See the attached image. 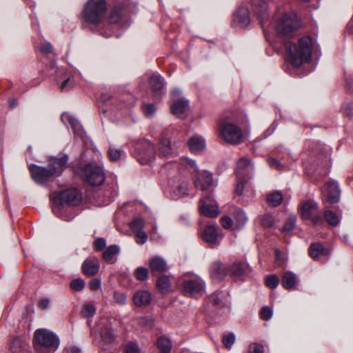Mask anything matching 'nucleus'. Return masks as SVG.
Returning a JSON list of instances; mask_svg holds the SVG:
<instances>
[{
  "instance_id": "7c9ffc66",
  "label": "nucleus",
  "mask_w": 353,
  "mask_h": 353,
  "mask_svg": "<svg viewBox=\"0 0 353 353\" xmlns=\"http://www.w3.org/2000/svg\"><path fill=\"white\" fill-rule=\"evenodd\" d=\"M172 346V341L168 336L162 335L157 338V347L161 353H170Z\"/></svg>"
},
{
  "instance_id": "603ef678",
  "label": "nucleus",
  "mask_w": 353,
  "mask_h": 353,
  "mask_svg": "<svg viewBox=\"0 0 353 353\" xmlns=\"http://www.w3.org/2000/svg\"><path fill=\"white\" fill-rule=\"evenodd\" d=\"M223 297V292L217 291V292L212 293L210 295V300L214 305H219L221 303Z\"/></svg>"
},
{
  "instance_id": "4be33fe9",
  "label": "nucleus",
  "mask_w": 353,
  "mask_h": 353,
  "mask_svg": "<svg viewBox=\"0 0 353 353\" xmlns=\"http://www.w3.org/2000/svg\"><path fill=\"white\" fill-rule=\"evenodd\" d=\"M61 120L65 124L68 123L74 131V135L81 137L83 133V130L79 121L76 119L72 115L68 113H63L61 116Z\"/></svg>"
},
{
  "instance_id": "bf43d9fd",
  "label": "nucleus",
  "mask_w": 353,
  "mask_h": 353,
  "mask_svg": "<svg viewBox=\"0 0 353 353\" xmlns=\"http://www.w3.org/2000/svg\"><path fill=\"white\" fill-rule=\"evenodd\" d=\"M114 299L117 303L124 305L126 303V295L122 292H115Z\"/></svg>"
},
{
  "instance_id": "37998d69",
  "label": "nucleus",
  "mask_w": 353,
  "mask_h": 353,
  "mask_svg": "<svg viewBox=\"0 0 353 353\" xmlns=\"http://www.w3.org/2000/svg\"><path fill=\"white\" fill-rule=\"evenodd\" d=\"M145 225V221L141 218L135 219L130 223V228L134 232H138L139 231H143V229Z\"/></svg>"
},
{
  "instance_id": "c756f323",
  "label": "nucleus",
  "mask_w": 353,
  "mask_h": 353,
  "mask_svg": "<svg viewBox=\"0 0 353 353\" xmlns=\"http://www.w3.org/2000/svg\"><path fill=\"white\" fill-rule=\"evenodd\" d=\"M299 281V278L292 272H285L282 277V285L286 290H292L295 288Z\"/></svg>"
},
{
  "instance_id": "bb28decb",
  "label": "nucleus",
  "mask_w": 353,
  "mask_h": 353,
  "mask_svg": "<svg viewBox=\"0 0 353 353\" xmlns=\"http://www.w3.org/2000/svg\"><path fill=\"white\" fill-rule=\"evenodd\" d=\"M188 146L192 152L198 153L205 148V141L201 136L196 134L189 139Z\"/></svg>"
},
{
  "instance_id": "2f4dec72",
  "label": "nucleus",
  "mask_w": 353,
  "mask_h": 353,
  "mask_svg": "<svg viewBox=\"0 0 353 353\" xmlns=\"http://www.w3.org/2000/svg\"><path fill=\"white\" fill-rule=\"evenodd\" d=\"M248 265L241 264V263H234L230 266V272L232 276L237 279L247 274Z\"/></svg>"
},
{
  "instance_id": "5701e85b",
  "label": "nucleus",
  "mask_w": 353,
  "mask_h": 353,
  "mask_svg": "<svg viewBox=\"0 0 353 353\" xmlns=\"http://www.w3.org/2000/svg\"><path fill=\"white\" fill-rule=\"evenodd\" d=\"M201 236L203 239L208 243L216 245L219 243L217 228L215 225H210L206 226Z\"/></svg>"
},
{
  "instance_id": "473e14b6",
  "label": "nucleus",
  "mask_w": 353,
  "mask_h": 353,
  "mask_svg": "<svg viewBox=\"0 0 353 353\" xmlns=\"http://www.w3.org/2000/svg\"><path fill=\"white\" fill-rule=\"evenodd\" d=\"M120 249L117 245H110L103 253V259L108 263L115 261V256L119 254Z\"/></svg>"
},
{
  "instance_id": "72a5a7b5",
  "label": "nucleus",
  "mask_w": 353,
  "mask_h": 353,
  "mask_svg": "<svg viewBox=\"0 0 353 353\" xmlns=\"http://www.w3.org/2000/svg\"><path fill=\"white\" fill-rule=\"evenodd\" d=\"M234 228L235 229H240L243 225H245V223L248 221V217L245 214V212L241 210L238 209L234 212Z\"/></svg>"
},
{
  "instance_id": "a19ab883",
  "label": "nucleus",
  "mask_w": 353,
  "mask_h": 353,
  "mask_svg": "<svg viewBox=\"0 0 353 353\" xmlns=\"http://www.w3.org/2000/svg\"><path fill=\"white\" fill-rule=\"evenodd\" d=\"M24 348V344L22 340L18 337L14 338L10 344V349L13 353H17L20 352L22 349Z\"/></svg>"
},
{
  "instance_id": "de8ad7c7",
  "label": "nucleus",
  "mask_w": 353,
  "mask_h": 353,
  "mask_svg": "<svg viewBox=\"0 0 353 353\" xmlns=\"http://www.w3.org/2000/svg\"><path fill=\"white\" fill-rule=\"evenodd\" d=\"M261 221L263 227L270 228L274 225V219L270 214H265L262 216Z\"/></svg>"
},
{
  "instance_id": "f8f14e48",
  "label": "nucleus",
  "mask_w": 353,
  "mask_h": 353,
  "mask_svg": "<svg viewBox=\"0 0 353 353\" xmlns=\"http://www.w3.org/2000/svg\"><path fill=\"white\" fill-rule=\"evenodd\" d=\"M194 183L196 189L203 191L214 188L217 185V181L213 178L212 174L206 170L198 174Z\"/></svg>"
},
{
  "instance_id": "69168bd1",
  "label": "nucleus",
  "mask_w": 353,
  "mask_h": 353,
  "mask_svg": "<svg viewBox=\"0 0 353 353\" xmlns=\"http://www.w3.org/2000/svg\"><path fill=\"white\" fill-rule=\"evenodd\" d=\"M40 49L41 51L46 54H49L52 52V46L48 42L42 44Z\"/></svg>"
},
{
  "instance_id": "5fc2aeb1",
  "label": "nucleus",
  "mask_w": 353,
  "mask_h": 353,
  "mask_svg": "<svg viewBox=\"0 0 353 353\" xmlns=\"http://www.w3.org/2000/svg\"><path fill=\"white\" fill-rule=\"evenodd\" d=\"M139 323L145 329H152L154 325V321L150 317H142L139 319Z\"/></svg>"
},
{
  "instance_id": "9b49d317",
  "label": "nucleus",
  "mask_w": 353,
  "mask_h": 353,
  "mask_svg": "<svg viewBox=\"0 0 353 353\" xmlns=\"http://www.w3.org/2000/svg\"><path fill=\"white\" fill-rule=\"evenodd\" d=\"M136 150L139 152L138 161L142 165L147 164L154 158L156 150L152 143L148 140L141 141L136 145Z\"/></svg>"
},
{
  "instance_id": "58836bf2",
  "label": "nucleus",
  "mask_w": 353,
  "mask_h": 353,
  "mask_svg": "<svg viewBox=\"0 0 353 353\" xmlns=\"http://www.w3.org/2000/svg\"><path fill=\"white\" fill-rule=\"evenodd\" d=\"M124 155L125 152L121 148L111 146L108 149V156L112 161H119Z\"/></svg>"
},
{
  "instance_id": "423d86ee",
  "label": "nucleus",
  "mask_w": 353,
  "mask_h": 353,
  "mask_svg": "<svg viewBox=\"0 0 353 353\" xmlns=\"http://www.w3.org/2000/svg\"><path fill=\"white\" fill-rule=\"evenodd\" d=\"M34 347L39 353H51L59 345V339L57 334L47 329H38L34 334Z\"/></svg>"
},
{
  "instance_id": "4d7b16f0",
  "label": "nucleus",
  "mask_w": 353,
  "mask_h": 353,
  "mask_svg": "<svg viewBox=\"0 0 353 353\" xmlns=\"http://www.w3.org/2000/svg\"><path fill=\"white\" fill-rule=\"evenodd\" d=\"M74 84V77L72 76L68 77L61 85V90H66L73 87Z\"/></svg>"
},
{
  "instance_id": "dca6fc26",
  "label": "nucleus",
  "mask_w": 353,
  "mask_h": 353,
  "mask_svg": "<svg viewBox=\"0 0 353 353\" xmlns=\"http://www.w3.org/2000/svg\"><path fill=\"white\" fill-rule=\"evenodd\" d=\"M68 161V156L67 154H61L59 157H52L49 159L48 161V168L50 170H55L53 173V176L57 177L60 176L66 168Z\"/></svg>"
},
{
  "instance_id": "13d9d810",
  "label": "nucleus",
  "mask_w": 353,
  "mask_h": 353,
  "mask_svg": "<svg viewBox=\"0 0 353 353\" xmlns=\"http://www.w3.org/2000/svg\"><path fill=\"white\" fill-rule=\"evenodd\" d=\"M238 179V182L236 184L235 193L236 194L241 196L243 193V190L245 188L246 181H245V179H243V178H240V179Z\"/></svg>"
},
{
  "instance_id": "4c0bfd02",
  "label": "nucleus",
  "mask_w": 353,
  "mask_h": 353,
  "mask_svg": "<svg viewBox=\"0 0 353 353\" xmlns=\"http://www.w3.org/2000/svg\"><path fill=\"white\" fill-rule=\"evenodd\" d=\"M103 323L101 321L99 326V330L101 332V337L105 343H110L114 339V332L108 327L107 326L101 327Z\"/></svg>"
},
{
  "instance_id": "49530a36",
  "label": "nucleus",
  "mask_w": 353,
  "mask_h": 353,
  "mask_svg": "<svg viewBox=\"0 0 353 353\" xmlns=\"http://www.w3.org/2000/svg\"><path fill=\"white\" fill-rule=\"evenodd\" d=\"M135 275L138 280L145 281L148 277V270L144 267H139L137 268Z\"/></svg>"
},
{
  "instance_id": "7ed1b4c3",
  "label": "nucleus",
  "mask_w": 353,
  "mask_h": 353,
  "mask_svg": "<svg viewBox=\"0 0 353 353\" xmlns=\"http://www.w3.org/2000/svg\"><path fill=\"white\" fill-rule=\"evenodd\" d=\"M316 45L315 39L304 36L299 40L298 44L287 41L285 43L288 52V61L292 68H299L311 60L312 50Z\"/></svg>"
},
{
  "instance_id": "b1692460",
  "label": "nucleus",
  "mask_w": 353,
  "mask_h": 353,
  "mask_svg": "<svg viewBox=\"0 0 353 353\" xmlns=\"http://www.w3.org/2000/svg\"><path fill=\"white\" fill-rule=\"evenodd\" d=\"M164 85V79L160 75L154 74L150 77V86L154 92V97H161L163 94Z\"/></svg>"
},
{
  "instance_id": "3c124183",
  "label": "nucleus",
  "mask_w": 353,
  "mask_h": 353,
  "mask_svg": "<svg viewBox=\"0 0 353 353\" xmlns=\"http://www.w3.org/2000/svg\"><path fill=\"white\" fill-rule=\"evenodd\" d=\"M265 283L270 288H276L279 283V279L275 275H270L267 277Z\"/></svg>"
},
{
  "instance_id": "c03bdc74",
  "label": "nucleus",
  "mask_w": 353,
  "mask_h": 353,
  "mask_svg": "<svg viewBox=\"0 0 353 353\" xmlns=\"http://www.w3.org/2000/svg\"><path fill=\"white\" fill-rule=\"evenodd\" d=\"M95 311L94 305L92 303H88L83 306L81 313L84 317L89 318L94 316Z\"/></svg>"
},
{
  "instance_id": "9d476101",
  "label": "nucleus",
  "mask_w": 353,
  "mask_h": 353,
  "mask_svg": "<svg viewBox=\"0 0 353 353\" xmlns=\"http://www.w3.org/2000/svg\"><path fill=\"white\" fill-rule=\"evenodd\" d=\"M172 94L173 95L172 102L170 105L172 113L178 117L183 118L189 110V102L183 97L174 98L179 97L181 94V90L179 88H174Z\"/></svg>"
},
{
  "instance_id": "09e8293b",
  "label": "nucleus",
  "mask_w": 353,
  "mask_h": 353,
  "mask_svg": "<svg viewBox=\"0 0 353 353\" xmlns=\"http://www.w3.org/2000/svg\"><path fill=\"white\" fill-rule=\"evenodd\" d=\"M296 217L294 216H290L283 226V231L285 232H290L296 225Z\"/></svg>"
},
{
  "instance_id": "680f3d73",
  "label": "nucleus",
  "mask_w": 353,
  "mask_h": 353,
  "mask_svg": "<svg viewBox=\"0 0 353 353\" xmlns=\"http://www.w3.org/2000/svg\"><path fill=\"white\" fill-rule=\"evenodd\" d=\"M272 316V311L268 307H263L261 311V317L263 320H269Z\"/></svg>"
},
{
  "instance_id": "6e6d98bb",
  "label": "nucleus",
  "mask_w": 353,
  "mask_h": 353,
  "mask_svg": "<svg viewBox=\"0 0 353 353\" xmlns=\"http://www.w3.org/2000/svg\"><path fill=\"white\" fill-rule=\"evenodd\" d=\"M221 223L222 226L225 229H232L233 227L234 228V223L232 219L228 216H224L221 219Z\"/></svg>"
},
{
  "instance_id": "774afa93",
  "label": "nucleus",
  "mask_w": 353,
  "mask_h": 353,
  "mask_svg": "<svg viewBox=\"0 0 353 353\" xmlns=\"http://www.w3.org/2000/svg\"><path fill=\"white\" fill-rule=\"evenodd\" d=\"M101 286V281L98 279H92L90 283V289L92 290H96L99 289Z\"/></svg>"
},
{
  "instance_id": "a18cd8bd",
  "label": "nucleus",
  "mask_w": 353,
  "mask_h": 353,
  "mask_svg": "<svg viewBox=\"0 0 353 353\" xmlns=\"http://www.w3.org/2000/svg\"><path fill=\"white\" fill-rule=\"evenodd\" d=\"M70 286L73 290L81 291L85 287V281L82 279H76L70 282Z\"/></svg>"
},
{
  "instance_id": "f3484780",
  "label": "nucleus",
  "mask_w": 353,
  "mask_h": 353,
  "mask_svg": "<svg viewBox=\"0 0 353 353\" xmlns=\"http://www.w3.org/2000/svg\"><path fill=\"white\" fill-rule=\"evenodd\" d=\"M323 193L327 198V202L335 203L339 202L341 196V191L336 181H332L326 183Z\"/></svg>"
},
{
  "instance_id": "f257e3e1",
  "label": "nucleus",
  "mask_w": 353,
  "mask_h": 353,
  "mask_svg": "<svg viewBox=\"0 0 353 353\" xmlns=\"http://www.w3.org/2000/svg\"><path fill=\"white\" fill-rule=\"evenodd\" d=\"M254 7L255 12L261 19V23L264 30L266 39L272 42L273 35L278 38L283 39L290 37L292 33L298 30L300 26V21L294 14H276L273 20L265 27V19L268 15V6L263 0H249Z\"/></svg>"
},
{
  "instance_id": "aec40b11",
  "label": "nucleus",
  "mask_w": 353,
  "mask_h": 353,
  "mask_svg": "<svg viewBox=\"0 0 353 353\" xmlns=\"http://www.w3.org/2000/svg\"><path fill=\"white\" fill-rule=\"evenodd\" d=\"M159 153L164 157H168L174 153V150L171 145L170 139L168 136L167 130L163 131L161 134Z\"/></svg>"
},
{
  "instance_id": "f704fd0d",
  "label": "nucleus",
  "mask_w": 353,
  "mask_h": 353,
  "mask_svg": "<svg viewBox=\"0 0 353 353\" xmlns=\"http://www.w3.org/2000/svg\"><path fill=\"white\" fill-rule=\"evenodd\" d=\"M210 274L212 279L214 280L221 281L223 279L225 273L221 264L219 262L214 263L211 267Z\"/></svg>"
},
{
  "instance_id": "e433bc0d",
  "label": "nucleus",
  "mask_w": 353,
  "mask_h": 353,
  "mask_svg": "<svg viewBox=\"0 0 353 353\" xmlns=\"http://www.w3.org/2000/svg\"><path fill=\"white\" fill-rule=\"evenodd\" d=\"M283 199V196L280 191L272 192L267 196V201L268 203L274 207L279 205Z\"/></svg>"
},
{
  "instance_id": "4468645a",
  "label": "nucleus",
  "mask_w": 353,
  "mask_h": 353,
  "mask_svg": "<svg viewBox=\"0 0 353 353\" xmlns=\"http://www.w3.org/2000/svg\"><path fill=\"white\" fill-rule=\"evenodd\" d=\"M127 1L128 2H125L124 5L122 6L123 8H121V3H117L112 10L109 17V20L111 23H121V26H123V9L130 10L132 12L134 11V8L136 7V3L130 0Z\"/></svg>"
},
{
  "instance_id": "1a4fd4ad",
  "label": "nucleus",
  "mask_w": 353,
  "mask_h": 353,
  "mask_svg": "<svg viewBox=\"0 0 353 353\" xmlns=\"http://www.w3.org/2000/svg\"><path fill=\"white\" fill-rule=\"evenodd\" d=\"M183 288L186 296L198 298L205 292V284L201 277L196 276L185 280Z\"/></svg>"
},
{
  "instance_id": "8fccbe9b",
  "label": "nucleus",
  "mask_w": 353,
  "mask_h": 353,
  "mask_svg": "<svg viewBox=\"0 0 353 353\" xmlns=\"http://www.w3.org/2000/svg\"><path fill=\"white\" fill-rule=\"evenodd\" d=\"M248 353H265L264 347L258 343H252L248 347Z\"/></svg>"
},
{
  "instance_id": "cd10ccee",
  "label": "nucleus",
  "mask_w": 353,
  "mask_h": 353,
  "mask_svg": "<svg viewBox=\"0 0 353 353\" xmlns=\"http://www.w3.org/2000/svg\"><path fill=\"white\" fill-rule=\"evenodd\" d=\"M133 301L137 306L148 305L152 301V296L151 294L146 290H140L134 294Z\"/></svg>"
},
{
  "instance_id": "c9c22d12",
  "label": "nucleus",
  "mask_w": 353,
  "mask_h": 353,
  "mask_svg": "<svg viewBox=\"0 0 353 353\" xmlns=\"http://www.w3.org/2000/svg\"><path fill=\"white\" fill-rule=\"evenodd\" d=\"M157 286L161 293H168L171 288V284L168 277L165 276H160L157 281Z\"/></svg>"
},
{
  "instance_id": "0e129e2a",
  "label": "nucleus",
  "mask_w": 353,
  "mask_h": 353,
  "mask_svg": "<svg viewBox=\"0 0 353 353\" xmlns=\"http://www.w3.org/2000/svg\"><path fill=\"white\" fill-rule=\"evenodd\" d=\"M268 162L269 165L272 168H275L277 170H281L282 168V165H281L280 161L274 158H269L268 159Z\"/></svg>"
},
{
  "instance_id": "39448f33",
  "label": "nucleus",
  "mask_w": 353,
  "mask_h": 353,
  "mask_svg": "<svg viewBox=\"0 0 353 353\" xmlns=\"http://www.w3.org/2000/svg\"><path fill=\"white\" fill-rule=\"evenodd\" d=\"M75 172L92 186L100 185L105 180L104 172L96 161L81 162Z\"/></svg>"
},
{
  "instance_id": "2eb2a0df",
  "label": "nucleus",
  "mask_w": 353,
  "mask_h": 353,
  "mask_svg": "<svg viewBox=\"0 0 353 353\" xmlns=\"http://www.w3.org/2000/svg\"><path fill=\"white\" fill-rule=\"evenodd\" d=\"M200 212L207 217H216L219 214L217 203L212 196L208 195L200 201Z\"/></svg>"
},
{
  "instance_id": "338daca9",
  "label": "nucleus",
  "mask_w": 353,
  "mask_h": 353,
  "mask_svg": "<svg viewBox=\"0 0 353 353\" xmlns=\"http://www.w3.org/2000/svg\"><path fill=\"white\" fill-rule=\"evenodd\" d=\"M105 246V241L103 238H99L94 241V247L97 250H101Z\"/></svg>"
},
{
  "instance_id": "ea45409f",
  "label": "nucleus",
  "mask_w": 353,
  "mask_h": 353,
  "mask_svg": "<svg viewBox=\"0 0 353 353\" xmlns=\"http://www.w3.org/2000/svg\"><path fill=\"white\" fill-rule=\"evenodd\" d=\"M324 216L326 221L332 226L337 225L340 221L339 216L331 210H326Z\"/></svg>"
},
{
  "instance_id": "a878e982",
  "label": "nucleus",
  "mask_w": 353,
  "mask_h": 353,
  "mask_svg": "<svg viewBox=\"0 0 353 353\" xmlns=\"http://www.w3.org/2000/svg\"><path fill=\"white\" fill-rule=\"evenodd\" d=\"M99 269V263L96 258L86 259L82 265V270L85 274L93 276L96 274Z\"/></svg>"
},
{
  "instance_id": "412c9836",
  "label": "nucleus",
  "mask_w": 353,
  "mask_h": 353,
  "mask_svg": "<svg viewBox=\"0 0 353 353\" xmlns=\"http://www.w3.org/2000/svg\"><path fill=\"white\" fill-rule=\"evenodd\" d=\"M310 255L314 260H320L322 258L328 256L330 254L329 249L325 248L319 243L311 244L310 247Z\"/></svg>"
},
{
  "instance_id": "20e7f679",
  "label": "nucleus",
  "mask_w": 353,
  "mask_h": 353,
  "mask_svg": "<svg viewBox=\"0 0 353 353\" xmlns=\"http://www.w3.org/2000/svg\"><path fill=\"white\" fill-rule=\"evenodd\" d=\"M81 201V193L77 188L54 192L51 196L52 212L57 216L62 217L65 221H70L72 219L73 216L70 218L64 217L61 214V210L68 206L77 205Z\"/></svg>"
},
{
  "instance_id": "ddd939ff",
  "label": "nucleus",
  "mask_w": 353,
  "mask_h": 353,
  "mask_svg": "<svg viewBox=\"0 0 353 353\" xmlns=\"http://www.w3.org/2000/svg\"><path fill=\"white\" fill-rule=\"evenodd\" d=\"M29 170L32 179L38 184L44 183L49 178L54 177L55 170H50L36 164H31Z\"/></svg>"
},
{
  "instance_id": "f03ea898",
  "label": "nucleus",
  "mask_w": 353,
  "mask_h": 353,
  "mask_svg": "<svg viewBox=\"0 0 353 353\" xmlns=\"http://www.w3.org/2000/svg\"><path fill=\"white\" fill-rule=\"evenodd\" d=\"M167 170L168 192L173 199H179L188 194L189 182L185 170L196 172L198 167L195 161L182 157L179 162H168L165 165Z\"/></svg>"
},
{
  "instance_id": "a211bd4d",
  "label": "nucleus",
  "mask_w": 353,
  "mask_h": 353,
  "mask_svg": "<svg viewBox=\"0 0 353 353\" xmlns=\"http://www.w3.org/2000/svg\"><path fill=\"white\" fill-rule=\"evenodd\" d=\"M254 166L246 157H242L236 164V174L237 179L248 178L253 174Z\"/></svg>"
},
{
  "instance_id": "c85d7f7f",
  "label": "nucleus",
  "mask_w": 353,
  "mask_h": 353,
  "mask_svg": "<svg viewBox=\"0 0 353 353\" xmlns=\"http://www.w3.org/2000/svg\"><path fill=\"white\" fill-rule=\"evenodd\" d=\"M149 265L152 273L163 272L167 270L166 261L160 256H154L149 261Z\"/></svg>"
},
{
  "instance_id": "393cba45",
  "label": "nucleus",
  "mask_w": 353,
  "mask_h": 353,
  "mask_svg": "<svg viewBox=\"0 0 353 353\" xmlns=\"http://www.w3.org/2000/svg\"><path fill=\"white\" fill-rule=\"evenodd\" d=\"M318 212L317 204L313 201H307L302 203L301 216L303 219H309Z\"/></svg>"
},
{
  "instance_id": "6e6552de",
  "label": "nucleus",
  "mask_w": 353,
  "mask_h": 353,
  "mask_svg": "<svg viewBox=\"0 0 353 353\" xmlns=\"http://www.w3.org/2000/svg\"><path fill=\"white\" fill-rule=\"evenodd\" d=\"M219 135L228 143L239 144L243 141V134L239 126L229 121L219 123Z\"/></svg>"
},
{
  "instance_id": "0eeeda50",
  "label": "nucleus",
  "mask_w": 353,
  "mask_h": 353,
  "mask_svg": "<svg viewBox=\"0 0 353 353\" xmlns=\"http://www.w3.org/2000/svg\"><path fill=\"white\" fill-rule=\"evenodd\" d=\"M106 9V0H89L83 9V19L88 23L97 24L104 17Z\"/></svg>"
},
{
  "instance_id": "e2e57ef3",
  "label": "nucleus",
  "mask_w": 353,
  "mask_h": 353,
  "mask_svg": "<svg viewBox=\"0 0 353 353\" xmlns=\"http://www.w3.org/2000/svg\"><path fill=\"white\" fill-rule=\"evenodd\" d=\"M136 241L137 243L144 244L147 241L148 235L143 230L136 232Z\"/></svg>"
},
{
  "instance_id": "864d4df0",
  "label": "nucleus",
  "mask_w": 353,
  "mask_h": 353,
  "mask_svg": "<svg viewBox=\"0 0 353 353\" xmlns=\"http://www.w3.org/2000/svg\"><path fill=\"white\" fill-rule=\"evenodd\" d=\"M235 341V336L230 333L225 335L223 338V343L227 348H230Z\"/></svg>"
},
{
  "instance_id": "6ab92c4d",
  "label": "nucleus",
  "mask_w": 353,
  "mask_h": 353,
  "mask_svg": "<svg viewBox=\"0 0 353 353\" xmlns=\"http://www.w3.org/2000/svg\"><path fill=\"white\" fill-rule=\"evenodd\" d=\"M234 23L240 28H245L250 23V17L248 8L245 5H241L234 17Z\"/></svg>"
},
{
  "instance_id": "052dcab7",
  "label": "nucleus",
  "mask_w": 353,
  "mask_h": 353,
  "mask_svg": "<svg viewBox=\"0 0 353 353\" xmlns=\"http://www.w3.org/2000/svg\"><path fill=\"white\" fill-rule=\"evenodd\" d=\"M124 353H139V350L137 344L130 342L126 345Z\"/></svg>"
},
{
  "instance_id": "79ce46f5",
  "label": "nucleus",
  "mask_w": 353,
  "mask_h": 353,
  "mask_svg": "<svg viewBox=\"0 0 353 353\" xmlns=\"http://www.w3.org/2000/svg\"><path fill=\"white\" fill-rule=\"evenodd\" d=\"M142 110L145 117L151 118L156 114V107L152 103H145L143 105Z\"/></svg>"
}]
</instances>
